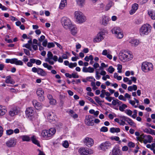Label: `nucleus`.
<instances>
[{
	"instance_id": "1",
	"label": "nucleus",
	"mask_w": 155,
	"mask_h": 155,
	"mask_svg": "<svg viewBox=\"0 0 155 155\" xmlns=\"http://www.w3.org/2000/svg\"><path fill=\"white\" fill-rule=\"evenodd\" d=\"M56 132V130L54 128H51L49 130H44L41 132V136L44 140H49L53 137Z\"/></svg>"
},
{
	"instance_id": "2",
	"label": "nucleus",
	"mask_w": 155,
	"mask_h": 155,
	"mask_svg": "<svg viewBox=\"0 0 155 155\" xmlns=\"http://www.w3.org/2000/svg\"><path fill=\"white\" fill-rule=\"evenodd\" d=\"M47 56V58L45 59V61L48 62L51 65H53L54 64V61L56 62L58 61L60 63H62L63 62V58L62 57H59L58 59V57L55 55H53L51 51H48V52Z\"/></svg>"
},
{
	"instance_id": "3",
	"label": "nucleus",
	"mask_w": 155,
	"mask_h": 155,
	"mask_svg": "<svg viewBox=\"0 0 155 155\" xmlns=\"http://www.w3.org/2000/svg\"><path fill=\"white\" fill-rule=\"evenodd\" d=\"M119 58L122 61L125 62L132 60L133 58L132 53L130 51L120 52L119 54Z\"/></svg>"
},
{
	"instance_id": "4",
	"label": "nucleus",
	"mask_w": 155,
	"mask_h": 155,
	"mask_svg": "<svg viewBox=\"0 0 155 155\" xmlns=\"http://www.w3.org/2000/svg\"><path fill=\"white\" fill-rule=\"evenodd\" d=\"M74 16L76 21L79 24H82L86 20L85 16L80 11H76L74 13Z\"/></svg>"
},
{
	"instance_id": "5",
	"label": "nucleus",
	"mask_w": 155,
	"mask_h": 155,
	"mask_svg": "<svg viewBox=\"0 0 155 155\" xmlns=\"http://www.w3.org/2000/svg\"><path fill=\"white\" fill-rule=\"evenodd\" d=\"M151 28V26L148 24H143L140 28V35L141 36H144L148 35L150 32Z\"/></svg>"
},
{
	"instance_id": "6",
	"label": "nucleus",
	"mask_w": 155,
	"mask_h": 155,
	"mask_svg": "<svg viewBox=\"0 0 155 155\" xmlns=\"http://www.w3.org/2000/svg\"><path fill=\"white\" fill-rule=\"evenodd\" d=\"M112 33L118 39H121L124 36V33L122 29L118 27H115L111 30Z\"/></svg>"
},
{
	"instance_id": "7",
	"label": "nucleus",
	"mask_w": 155,
	"mask_h": 155,
	"mask_svg": "<svg viewBox=\"0 0 155 155\" xmlns=\"http://www.w3.org/2000/svg\"><path fill=\"white\" fill-rule=\"evenodd\" d=\"M112 144L109 141H106L101 143L98 147V149L100 150L105 152L110 149Z\"/></svg>"
},
{
	"instance_id": "8",
	"label": "nucleus",
	"mask_w": 155,
	"mask_h": 155,
	"mask_svg": "<svg viewBox=\"0 0 155 155\" xmlns=\"http://www.w3.org/2000/svg\"><path fill=\"white\" fill-rule=\"evenodd\" d=\"M138 140L140 142H143L144 144L151 143L153 140V137L150 135L144 134H141L140 137H137Z\"/></svg>"
},
{
	"instance_id": "9",
	"label": "nucleus",
	"mask_w": 155,
	"mask_h": 155,
	"mask_svg": "<svg viewBox=\"0 0 155 155\" xmlns=\"http://www.w3.org/2000/svg\"><path fill=\"white\" fill-rule=\"evenodd\" d=\"M142 71L145 73L152 71L153 69V64L150 62L144 61L142 63L141 66Z\"/></svg>"
},
{
	"instance_id": "10",
	"label": "nucleus",
	"mask_w": 155,
	"mask_h": 155,
	"mask_svg": "<svg viewBox=\"0 0 155 155\" xmlns=\"http://www.w3.org/2000/svg\"><path fill=\"white\" fill-rule=\"evenodd\" d=\"M61 21L62 25L66 29L70 28L72 25L71 20L66 17H63L61 18Z\"/></svg>"
},
{
	"instance_id": "11",
	"label": "nucleus",
	"mask_w": 155,
	"mask_h": 155,
	"mask_svg": "<svg viewBox=\"0 0 155 155\" xmlns=\"http://www.w3.org/2000/svg\"><path fill=\"white\" fill-rule=\"evenodd\" d=\"M78 152L81 155H90L94 153L93 150L91 149H87L83 147L80 148Z\"/></svg>"
},
{
	"instance_id": "12",
	"label": "nucleus",
	"mask_w": 155,
	"mask_h": 155,
	"mask_svg": "<svg viewBox=\"0 0 155 155\" xmlns=\"http://www.w3.org/2000/svg\"><path fill=\"white\" fill-rule=\"evenodd\" d=\"M45 116L47 119L50 123H53L55 121L56 116L55 114L52 111H48L46 112Z\"/></svg>"
},
{
	"instance_id": "13",
	"label": "nucleus",
	"mask_w": 155,
	"mask_h": 155,
	"mask_svg": "<svg viewBox=\"0 0 155 155\" xmlns=\"http://www.w3.org/2000/svg\"><path fill=\"white\" fill-rule=\"evenodd\" d=\"M5 62L6 63H10L12 64H15L16 65L22 66L23 65V63L22 61L18 60L16 58L12 59H6L5 60Z\"/></svg>"
},
{
	"instance_id": "14",
	"label": "nucleus",
	"mask_w": 155,
	"mask_h": 155,
	"mask_svg": "<svg viewBox=\"0 0 155 155\" xmlns=\"http://www.w3.org/2000/svg\"><path fill=\"white\" fill-rule=\"evenodd\" d=\"M105 34L104 32H100L94 38L93 42L94 43H99L104 38Z\"/></svg>"
},
{
	"instance_id": "15",
	"label": "nucleus",
	"mask_w": 155,
	"mask_h": 155,
	"mask_svg": "<svg viewBox=\"0 0 155 155\" xmlns=\"http://www.w3.org/2000/svg\"><path fill=\"white\" fill-rule=\"evenodd\" d=\"M84 122L85 124L87 126H93L94 123L93 116L90 115L86 116L84 120Z\"/></svg>"
},
{
	"instance_id": "16",
	"label": "nucleus",
	"mask_w": 155,
	"mask_h": 155,
	"mask_svg": "<svg viewBox=\"0 0 155 155\" xmlns=\"http://www.w3.org/2000/svg\"><path fill=\"white\" fill-rule=\"evenodd\" d=\"M111 153H110V154ZM122 151L118 145H116L114 146L112 150V153L111 155H122Z\"/></svg>"
},
{
	"instance_id": "17",
	"label": "nucleus",
	"mask_w": 155,
	"mask_h": 155,
	"mask_svg": "<svg viewBox=\"0 0 155 155\" xmlns=\"http://www.w3.org/2000/svg\"><path fill=\"white\" fill-rule=\"evenodd\" d=\"M83 142L88 147H91L94 144V141L91 138L86 137L84 139Z\"/></svg>"
},
{
	"instance_id": "18",
	"label": "nucleus",
	"mask_w": 155,
	"mask_h": 155,
	"mask_svg": "<svg viewBox=\"0 0 155 155\" xmlns=\"http://www.w3.org/2000/svg\"><path fill=\"white\" fill-rule=\"evenodd\" d=\"M110 20V18L105 15H104L100 18V22L102 25L106 26Z\"/></svg>"
},
{
	"instance_id": "19",
	"label": "nucleus",
	"mask_w": 155,
	"mask_h": 155,
	"mask_svg": "<svg viewBox=\"0 0 155 155\" xmlns=\"http://www.w3.org/2000/svg\"><path fill=\"white\" fill-rule=\"evenodd\" d=\"M16 141L14 138H10L6 142V145L8 147H14L16 144Z\"/></svg>"
},
{
	"instance_id": "20",
	"label": "nucleus",
	"mask_w": 155,
	"mask_h": 155,
	"mask_svg": "<svg viewBox=\"0 0 155 155\" xmlns=\"http://www.w3.org/2000/svg\"><path fill=\"white\" fill-rule=\"evenodd\" d=\"M36 93L40 101H42L45 100V97L44 95V91L41 88L38 89L36 91Z\"/></svg>"
},
{
	"instance_id": "21",
	"label": "nucleus",
	"mask_w": 155,
	"mask_h": 155,
	"mask_svg": "<svg viewBox=\"0 0 155 155\" xmlns=\"http://www.w3.org/2000/svg\"><path fill=\"white\" fill-rule=\"evenodd\" d=\"M25 113L27 116L30 119L32 118L33 117L34 112L33 108L29 107L27 108Z\"/></svg>"
},
{
	"instance_id": "22",
	"label": "nucleus",
	"mask_w": 155,
	"mask_h": 155,
	"mask_svg": "<svg viewBox=\"0 0 155 155\" xmlns=\"http://www.w3.org/2000/svg\"><path fill=\"white\" fill-rule=\"evenodd\" d=\"M32 103L34 106L37 110H40L42 108V104L38 102L36 100H33Z\"/></svg>"
},
{
	"instance_id": "23",
	"label": "nucleus",
	"mask_w": 155,
	"mask_h": 155,
	"mask_svg": "<svg viewBox=\"0 0 155 155\" xmlns=\"http://www.w3.org/2000/svg\"><path fill=\"white\" fill-rule=\"evenodd\" d=\"M71 34L74 36L76 35L78 32V28L75 25H72L70 28Z\"/></svg>"
},
{
	"instance_id": "24",
	"label": "nucleus",
	"mask_w": 155,
	"mask_h": 155,
	"mask_svg": "<svg viewBox=\"0 0 155 155\" xmlns=\"http://www.w3.org/2000/svg\"><path fill=\"white\" fill-rule=\"evenodd\" d=\"M126 121L129 125L134 127H136V124L131 119L126 117Z\"/></svg>"
},
{
	"instance_id": "25",
	"label": "nucleus",
	"mask_w": 155,
	"mask_h": 155,
	"mask_svg": "<svg viewBox=\"0 0 155 155\" xmlns=\"http://www.w3.org/2000/svg\"><path fill=\"white\" fill-rule=\"evenodd\" d=\"M138 8V5L136 4H134L132 6L131 10L130 11V14L131 15H132L134 13Z\"/></svg>"
},
{
	"instance_id": "26",
	"label": "nucleus",
	"mask_w": 155,
	"mask_h": 155,
	"mask_svg": "<svg viewBox=\"0 0 155 155\" xmlns=\"http://www.w3.org/2000/svg\"><path fill=\"white\" fill-rule=\"evenodd\" d=\"M19 110L16 107L11 109L9 112V114L11 116H14L18 114Z\"/></svg>"
},
{
	"instance_id": "27",
	"label": "nucleus",
	"mask_w": 155,
	"mask_h": 155,
	"mask_svg": "<svg viewBox=\"0 0 155 155\" xmlns=\"http://www.w3.org/2000/svg\"><path fill=\"white\" fill-rule=\"evenodd\" d=\"M82 71L83 72L85 73L89 72L90 73H93L94 71V68L89 67L88 68L84 67L82 69Z\"/></svg>"
},
{
	"instance_id": "28",
	"label": "nucleus",
	"mask_w": 155,
	"mask_h": 155,
	"mask_svg": "<svg viewBox=\"0 0 155 155\" xmlns=\"http://www.w3.org/2000/svg\"><path fill=\"white\" fill-rule=\"evenodd\" d=\"M129 42L132 46H136L139 44L140 42L139 40L133 38L130 40Z\"/></svg>"
},
{
	"instance_id": "29",
	"label": "nucleus",
	"mask_w": 155,
	"mask_h": 155,
	"mask_svg": "<svg viewBox=\"0 0 155 155\" xmlns=\"http://www.w3.org/2000/svg\"><path fill=\"white\" fill-rule=\"evenodd\" d=\"M143 130L144 132L147 134L155 135V130L151 128H145L143 129Z\"/></svg>"
},
{
	"instance_id": "30",
	"label": "nucleus",
	"mask_w": 155,
	"mask_h": 155,
	"mask_svg": "<svg viewBox=\"0 0 155 155\" xmlns=\"http://www.w3.org/2000/svg\"><path fill=\"white\" fill-rule=\"evenodd\" d=\"M67 0H61L59 8L61 9H63L67 5Z\"/></svg>"
},
{
	"instance_id": "31",
	"label": "nucleus",
	"mask_w": 155,
	"mask_h": 155,
	"mask_svg": "<svg viewBox=\"0 0 155 155\" xmlns=\"http://www.w3.org/2000/svg\"><path fill=\"white\" fill-rule=\"evenodd\" d=\"M38 70L37 74L38 75L42 76H45L47 75L46 72L42 68H38Z\"/></svg>"
},
{
	"instance_id": "32",
	"label": "nucleus",
	"mask_w": 155,
	"mask_h": 155,
	"mask_svg": "<svg viewBox=\"0 0 155 155\" xmlns=\"http://www.w3.org/2000/svg\"><path fill=\"white\" fill-rule=\"evenodd\" d=\"M20 138L23 141H29L31 140V138L28 135H23L20 136Z\"/></svg>"
},
{
	"instance_id": "33",
	"label": "nucleus",
	"mask_w": 155,
	"mask_h": 155,
	"mask_svg": "<svg viewBox=\"0 0 155 155\" xmlns=\"http://www.w3.org/2000/svg\"><path fill=\"white\" fill-rule=\"evenodd\" d=\"M126 117L124 116H121L119 119L120 123L119 124L120 125L124 126L126 124L125 122L126 121Z\"/></svg>"
},
{
	"instance_id": "34",
	"label": "nucleus",
	"mask_w": 155,
	"mask_h": 155,
	"mask_svg": "<svg viewBox=\"0 0 155 155\" xmlns=\"http://www.w3.org/2000/svg\"><path fill=\"white\" fill-rule=\"evenodd\" d=\"M78 5L80 7H82L85 4V0H75Z\"/></svg>"
},
{
	"instance_id": "35",
	"label": "nucleus",
	"mask_w": 155,
	"mask_h": 155,
	"mask_svg": "<svg viewBox=\"0 0 155 155\" xmlns=\"http://www.w3.org/2000/svg\"><path fill=\"white\" fill-rule=\"evenodd\" d=\"M6 108L5 106L0 105V115H3L5 114L6 111Z\"/></svg>"
},
{
	"instance_id": "36",
	"label": "nucleus",
	"mask_w": 155,
	"mask_h": 155,
	"mask_svg": "<svg viewBox=\"0 0 155 155\" xmlns=\"http://www.w3.org/2000/svg\"><path fill=\"white\" fill-rule=\"evenodd\" d=\"M148 13L152 19H155V12L154 11L151 10H148Z\"/></svg>"
},
{
	"instance_id": "37",
	"label": "nucleus",
	"mask_w": 155,
	"mask_h": 155,
	"mask_svg": "<svg viewBox=\"0 0 155 155\" xmlns=\"http://www.w3.org/2000/svg\"><path fill=\"white\" fill-rule=\"evenodd\" d=\"M5 82L6 83H10L12 84H13L15 83V82L12 80L10 76H8L6 77Z\"/></svg>"
},
{
	"instance_id": "38",
	"label": "nucleus",
	"mask_w": 155,
	"mask_h": 155,
	"mask_svg": "<svg viewBox=\"0 0 155 155\" xmlns=\"http://www.w3.org/2000/svg\"><path fill=\"white\" fill-rule=\"evenodd\" d=\"M110 132L111 133H118L120 131V129L119 128L117 127H111L110 129Z\"/></svg>"
},
{
	"instance_id": "39",
	"label": "nucleus",
	"mask_w": 155,
	"mask_h": 155,
	"mask_svg": "<svg viewBox=\"0 0 155 155\" xmlns=\"http://www.w3.org/2000/svg\"><path fill=\"white\" fill-rule=\"evenodd\" d=\"M137 89V87L136 85H133L132 86H129L128 87V90L129 91H135Z\"/></svg>"
},
{
	"instance_id": "40",
	"label": "nucleus",
	"mask_w": 155,
	"mask_h": 155,
	"mask_svg": "<svg viewBox=\"0 0 155 155\" xmlns=\"http://www.w3.org/2000/svg\"><path fill=\"white\" fill-rule=\"evenodd\" d=\"M31 138L32 142L34 143L37 145L38 147H40V145L39 144V143L38 141L37 140H36L35 136H32Z\"/></svg>"
},
{
	"instance_id": "41",
	"label": "nucleus",
	"mask_w": 155,
	"mask_h": 155,
	"mask_svg": "<svg viewBox=\"0 0 155 155\" xmlns=\"http://www.w3.org/2000/svg\"><path fill=\"white\" fill-rule=\"evenodd\" d=\"M99 112L98 111H95L94 109H91L89 111V113L90 114H94L96 117H97L99 114Z\"/></svg>"
},
{
	"instance_id": "42",
	"label": "nucleus",
	"mask_w": 155,
	"mask_h": 155,
	"mask_svg": "<svg viewBox=\"0 0 155 155\" xmlns=\"http://www.w3.org/2000/svg\"><path fill=\"white\" fill-rule=\"evenodd\" d=\"M113 5L114 3L112 1H109L105 7V10L107 11L109 10Z\"/></svg>"
},
{
	"instance_id": "43",
	"label": "nucleus",
	"mask_w": 155,
	"mask_h": 155,
	"mask_svg": "<svg viewBox=\"0 0 155 155\" xmlns=\"http://www.w3.org/2000/svg\"><path fill=\"white\" fill-rule=\"evenodd\" d=\"M121 104V102L118 99L113 100L112 102V104L114 106L120 105Z\"/></svg>"
},
{
	"instance_id": "44",
	"label": "nucleus",
	"mask_w": 155,
	"mask_h": 155,
	"mask_svg": "<svg viewBox=\"0 0 155 155\" xmlns=\"http://www.w3.org/2000/svg\"><path fill=\"white\" fill-rule=\"evenodd\" d=\"M69 113L70 115L74 119L78 117V114L75 113L73 110H70L69 111Z\"/></svg>"
},
{
	"instance_id": "45",
	"label": "nucleus",
	"mask_w": 155,
	"mask_h": 155,
	"mask_svg": "<svg viewBox=\"0 0 155 155\" xmlns=\"http://www.w3.org/2000/svg\"><path fill=\"white\" fill-rule=\"evenodd\" d=\"M94 98L96 102L99 105L101 104L102 102H104V100H101L100 98H99L98 97L96 96Z\"/></svg>"
},
{
	"instance_id": "46",
	"label": "nucleus",
	"mask_w": 155,
	"mask_h": 155,
	"mask_svg": "<svg viewBox=\"0 0 155 155\" xmlns=\"http://www.w3.org/2000/svg\"><path fill=\"white\" fill-rule=\"evenodd\" d=\"M62 145L64 147L66 148H68L69 146V144L67 140L63 141Z\"/></svg>"
},
{
	"instance_id": "47",
	"label": "nucleus",
	"mask_w": 155,
	"mask_h": 155,
	"mask_svg": "<svg viewBox=\"0 0 155 155\" xmlns=\"http://www.w3.org/2000/svg\"><path fill=\"white\" fill-rule=\"evenodd\" d=\"M129 103L134 107L136 108L138 107L137 105H135L136 103L135 101H133L131 100H129Z\"/></svg>"
},
{
	"instance_id": "48",
	"label": "nucleus",
	"mask_w": 155,
	"mask_h": 155,
	"mask_svg": "<svg viewBox=\"0 0 155 155\" xmlns=\"http://www.w3.org/2000/svg\"><path fill=\"white\" fill-rule=\"evenodd\" d=\"M43 65L45 68H47L49 70H51L52 68V66L48 65L46 63H44Z\"/></svg>"
},
{
	"instance_id": "49",
	"label": "nucleus",
	"mask_w": 155,
	"mask_h": 155,
	"mask_svg": "<svg viewBox=\"0 0 155 155\" xmlns=\"http://www.w3.org/2000/svg\"><path fill=\"white\" fill-rule=\"evenodd\" d=\"M127 107V105L125 104H123L119 107V109L121 111H123L124 109Z\"/></svg>"
},
{
	"instance_id": "50",
	"label": "nucleus",
	"mask_w": 155,
	"mask_h": 155,
	"mask_svg": "<svg viewBox=\"0 0 155 155\" xmlns=\"http://www.w3.org/2000/svg\"><path fill=\"white\" fill-rule=\"evenodd\" d=\"M84 97L85 99H87L91 103H92L94 104H96V103L95 101H94V100L91 98V97H90L87 95H86L84 96Z\"/></svg>"
},
{
	"instance_id": "51",
	"label": "nucleus",
	"mask_w": 155,
	"mask_h": 155,
	"mask_svg": "<svg viewBox=\"0 0 155 155\" xmlns=\"http://www.w3.org/2000/svg\"><path fill=\"white\" fill-rule=\"evenodd\" d=\"M109 53H110V51L109 49H105L103 51L102 54L103 55L106 56Z\"/></svg>"
},
{
	"instance_id": "52",
	"label": "nucleus",
	"mask_w": 155,
	"mask_h": 155,
	"mask_svg": "<svg viewBox=\"0 0 155 155\" xmlns=\"http://www.w3.org/2000/svg\"><path fill=\"white\" fill-rule=\"evenodd\" d=\"M114 70V68L112 66H110L107 70V71L110 74H112Z\"/></svg>"
},
{
	"instance_id": "53",
	"label": "nucleus",
	"mask_w": 155,
	"mask_h": 155,
	"mask_svg": "<svg viewBox=\"0 0 155 155\" xmlns=\"http://www.w3.org/2000/svg\"><path fill=\"white\" fill-rule=\"evenodd\" d=\"M86 80L89 81H95V79L93 76H90L87 77L86 78Z\"/></svg>"
},
{
	"instance_id": "54",
	"label": "nucleus",
	"mask_w": 155,
	"mask_h": 155,
	"mask_svg": "<svg viewBox=\"0 0 155 155\" xmlns=\"http://www.w3.org/2000/svg\"><path fill=\"white\" fill-rule=\"evenodd\" d=\"M14 133V131L12 129L8 130H6V134L8 135H10Z\"/></svg>"
},
{
	"instance_id": "55",
	"label": "nucleus",
	"mask_w": 155,
	"mask_h": 155,
	"mask_svg": "<svg viewBox=\"0 0 155 155\" xmlns=\"http://www.w3.org/2000/svg\"><path fill=\"white\" fill-rule=\"evenodd\" d=\"M77 66V63L76 62L74 63H70L68 66L70 68H72L75 67Z\"/></svg>"
},
{
	"instance_id": "56",
	"label": "nucleus",
	"mask_w": 155,
	"mask_h": 155,
	"mask_svg": "<svg viewBox=\"0 0 155 155\" xmlns=\"http://www.w3.org/2000/svg\"><path fill=\"white\" fill-rule=\"evenodd\" d=\"M125 113L128 115L131 116L132 114V111L130 109H127L125 111Z\"/></svg>"
},
{
	"instance_id": "57",
	"label": "nucleus",
	"mask_w": 155,
	"mask_h": 155,
	"mask_svg": "<svg viewBox=\"0 0 155 155\" xmlns=\"http://www.w3.org/2000/svg\"><path fill=\"white\" fill-rule=\"evenodd\" d=\"M106 91L105 90H102L101 91V93L100 96L102 98H104L105 97Z\"/></svg>"
},
{
	"instance_id": "58",
	"label": "nucleus",
	"mask_w": 155,
	"mask_h": 155,
	"mask_svg": "<svg viewBox=\"0 0 155 155\" xmlns=\"http://www.w3.org/2000/svg\"><path fill=\"white\" fill-rule=\"evenodd\" d=\"M122 65L120 64L117 65V70H118V72L119 73H121L122 72Z\"/></svg>"
},
{
	"instance_id": "59",
	"label": "nucleus",
	"mask_w": 155,
	"mask_h": 155,
	"mask_svg": "<svg viewBox=\"0 0 155 155\" xmlns=\"http://www.w3.org/2000/svg\"><path fill=\"white\" fill-rule=\"evenodd\" d=\"M55 46L54 44L53 43L49 42L48 44L47 47L48 48H53Z\"/></svg>"
},
{
	"instance_id": "60",
	"label": "nucleus",
	"mask_w": 155,
	"mask_h": 155,
	"mask_svg": "<svg viewBox=\"0 0 155 155\" xmlns=\"http://www.w3.org/2000/svg\"><path fill=\"white\" fill-rule=\"evenodd\" d=\"M99 73L98 71H96L95 78L97 80H99L101 78V76L99 75Z\"/></svg>"
},
{
	"instance_id": "61",
	"label": "nucleus",
	"mask_w": 155,
	"mask_h": 155,
	"mask_svg": "<svg viewBox=\"0 0 155 155\" xmlns=\"http://www.w3.org/2000/svg\"><path fill=\"white\" fill-rule=\"evenodd\" d=\"M100 131L103 132H106L108 131V128L106 127H103L101 128Z\"/></svg>"
},
{
	"instance_id": "62",
	"label": "nucleus",
	"mask_w": 155,
	"mask_h": 155,
	"mask_svg": "<svg viewBox=\"0 0 155 155\" xmlns=\"http://www.w3.org/2000/svg\"><path fill=\"white\" fill-rule=\"evenodd\" d=\"M49 102L51 104L53 105H55L56 104V101L53 98L49 100Z\"/></svg>"
},
{
	"instance_id": "63",
	"label": "nucleus",
	"mask_w": 155,
	"mask_h": 155,
	"mask_svg": "<svg viewBox=\"0 0 155 155\" xmlns=\"http://www.w3.org/2000/svg\"><path fill=\"white\" fill-rule=\"evenodd\" d=\"M111 139L112 140H115L116 141H119L120 140L119 137L117 136H113L111 137Z\"/></svg>"
},
{
	"instance_id": "64",
	"label": "nucleus",
	"mask_w": 155,
	"mask_h": 155,
	"mask_svg": "<svg viewBox=\"0 0 155 155\" xmlns=\"http://www.w3.org/2000/svg\"><path fill=\"white\" fill-rule=\"evenodd\" d=\"M134 143L132 142H129L128 144V146L130 147H135Z\"/></svg>"
}]
</instances>
